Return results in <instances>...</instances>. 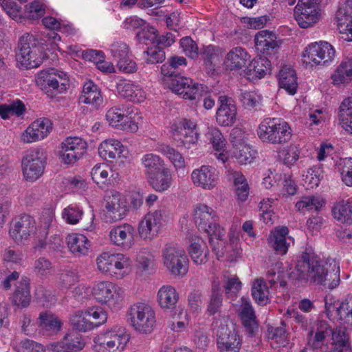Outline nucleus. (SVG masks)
Segmentation results:
<instances>
[{
    "label": "nucleus",
    "mask_w": 352,
    "mask_h": 352,
    "mask_svg": "<svg viewBox=\"0 0 352 352\" xmlns=\"http://www.w3.org/2000/svg\"><path fill=\"white\" fill-rule=\"evenodd\" d=\"M331 265L318 256L311 248H306L297 260L295 274L300 281H310L333 289L340 283V267L334 264L331 271Z\"/></svg>",
    "instance_id": "f257e3e1"
},
{
    "label": "nucleus",
    "mask_w": 352,
    "mask_h": 352,
    "mask_svg": "<svg viewBox=\"0 0 352 352\" xmlns=\"http://www.w3.org/2000/svg\"><path fill=\"white\" fill-rule=\"evenodd\" d=\"M257 134L263 142L283 144L290 140L292 131L289 124L283 119L267 118L259 124Z\"/></svg>",
    "instance_id": "f03ea898"
},
{
    "label": "nucleus",
    "mask_w": 352,
    "mask_h": 352,
    "mask_svg": "<svg viewBox=\"0 0 352 352\" xmlns=\"http://www.w3.org/2000/svg\"><path fill=\"white\" fill-rule=\"evenodd\" d=\"M130 340L126 328L113 326L101 332L94 339L96 352H122Z\"/></svg>",
    "instance_id": "7ed1b4c3"
},
{
    "label": "nucleus",
    "mask_w": 352,
    "mask_h": 352,
    "mask_svg": "<svg viewBox=\"0 0 352 352\" xmlns=\"http://www.w3.org/2000/svg\"><path fill=\"white\" fill-rule=\"evenodd\" d=\"M16 54L18 63L26 69L38 67L44 58V47L42 44L30 34L21 36Z\"/></svg>",
    "instance_id": "20e7f679"
},
{
    "label": "nucleus",
    "mask_w": 352,
    "mask_h": 352,
    "mask_svg": "<svg viewBox=\"0 0 352 352\" xmlns=\"http://www.w3.org/2000/svg\"><path fill=\"white\" fill-rule=\"evenodd\" d=\"M127 314L133 327L142 333H149L155 323V315L152 307L145 302H137L129 307Z\"/></svg>",
    "instance_id": "39448f33"
},
{
    "label": "nucleus",
    "mask_w": 352,
    "mask_h": 352,
    "mask_svg": "<svg viewBox=\"0 0 352 352\" xmlns=\"http://www.w3.org/2000/svg\"><path fill=\"white\" fill-rule=\"evenodd\" d=\"M36 82L38 86L50 97L66 91L69 87L67 75L63 72H57L52 69L49 71H41L37 76Z\"/></svg>",
    "instance_id": "423d86ee"
},
{
    "label": "nucleus",
    "mask_w": 352,
    "mask_h": 352,
    "mask_svg": "<svg viewBox=\"0 0 352 352\" xmlns=\"http://www.w3.org/2000/svg\"><path fill=\"white\" fill-rule=\"evenodd\" d=\"M94 298L111 309L120 307L123 301V289L110 281H100L96 283L91 289Z\"/></svg>",
    "instance_id": "0eeeda50"
},
{
    "label": "nucleus",
    "mask_w": 352,
    "mask_h": 352,
    "mask_svg": "<svg viewBox=\"0 0 352 352\" xmlns=\"http://www.w3.org/2000/svg\"><path fill=\"white\" fill-rule=\"evenodd\" d=\"M335 54L334 48L327 42L312 43L305 48L303 52V63L311 67L327 66L333 62Z\"/></svg>",
    "instance_id": "6e6552de"
},
{
    "label": "nucleus",
    "mask_w": 352,
    "mask_h": 352,
    "mask_svg": "<svg viewBox=\"0 0 352 352\" xmlns=\"http://www.w3.org/2000/svg\"><path fill=\"white\" fill-rule=\"evenodd\" d=\"M194 221L200 231L208 236L217 234L219 236L223 232V228L219 223V217L216 211L206 204H199L194 210Z\"/></svg>",
    "instance_id": "1a4fd4ad"
},
{
    "label": "nucleus",
    "mask_w": 352,
    "mask_h": 352,
    "mask_svg": "<svg viewBox=\"0 0 352 352\" xmlns=\"http://www.w3.org/2000/svg\"><path fill=\"white\" fill-rule=\"evenodd\" d=\"M162 261L166 268L174 276H184L188 270V259L183 249L166 245L162 250Z\"/></svg>",
    "instance_id": "9d476101"
},
{
    "label": "nucleus",
    "mask_w": 352,
    "mask_h": 352,
    "mask_svg": "<svg viewBox=\"0 0 352 352\" xmlns=\"http://www.w3.org/2000/svg\"><path fill=\"white\" fill-rule=\"evenodd\" d=\"M46 156L43 149L29 151L22 160L24 178L29 182L37 180L44 173Z\"/></svg>",
    "instance_id": "9b49d317"
},
{
    "label": "nucleus",
    "mask_w": 352,
    "mask_h": 352,
    "mask_svg": "<svg viewBox=\"0 0 352 352\" xmlns=\"http://www.w3.org/2000/svg\"><path fill=\"white\" fill-rule=\"evenodd\" d=\"M320 0H298L294 14L301 28L313 26L320 20Z\"/></svg>",
    "instance_id": "f8f14e48"
},
{
    "label": "nucleus",
    "mask_w": 352,
    "mask_h": 352,
    "mask_svg": "<svg viewBox=\"0 0 352 352\" xmlns=\"http://www.w3.org/2000/svg\"><path fill=\"white\" fill-rule=\"evenodd\" d=\"M87 150V143L79 137H68L60 144L59 156L66 164H74L82 157Z\"/></svg>",
    "instance_id": "ddd939ff"
},
{
    "label": "nucleus",
    "mask_w": 352,
    "mask_h": 352,
    "mask_svg": "<svg viewBox=\"0 0 352 352\" xmlns=\"http://www.w3.org/2000/svg\"><path fill=\"white\" fill-rule=\"evenodd\" d=\"M131 109L126 104L112 107L107 111L106 119L110 125L116 129L136 132L138 130V124L129 117L133 112Z\"/></svg>",
    "instance_id": "4468645a"
},
{
    "label": "nucleus",
    "mask_w": 352,
    "mask_h": 352,
    "mask_svg": "<svg viewBox=\"0 0 352 352\" xmlns=\"http://www.w3.org/2000/svg\"><path fill=\"white\" fill-rule=\"evenodd\" d=\"M174 140L178 146L190 148L199 138L197 124L192 120L183 118L171 126Z\"/></svg>",
    "instance_id": "2eb2a0df"
},
{
    "label": "nucleus",
    "mask_w": 352,
    "mask_h": 352,
    "mask_svg": "<svg viewBox=\"0 0 352 352\" xmlns=\"http://www.w3.org/2000/svg\"><path fill=\"white\" fill-rule=\"evenodd\" d=\"M126 199L118 192L109 191L105 196L104 219L113 223L124 218L127 212Z\"/></svg>",
    "instance_id": "dca6fc26"
},
{
    "label": "nucleus",
    "mask_w": 352,
    "mask_h": 352,
    "mask_svg": "<svg viewBox=\"0 0 352 352\" xmlns=\"http://www.w3.org/2000/svg\"><path fill=\"white\" fill-rule=\"evenodd\" d=\"M330 332L331 326L327 321L318 320L316 327L307 334V346L312 352H329L326 338L330 336Z\"/></svg>",
    "instance_id": "f3484780"
},
{
    "label": "nucleus",
    "mask_w": 352,
    "mask_h": 352,
    "mask_svg": "<svg viewBox=\"0 0 352 352\" xmlns=\"http://www.w3.org/2000/svg\"><path fill=\"white\" fill-rule=\"evenodd\" d=\"M135 227L127 223L113 226L109 232L111 243L125 250L131 249L135 244Z\"/></svg>",
    "instance_id": "a211bd4d"
},
{
    "label": "nucleus",
    "mask_w": 352,
    "mask_h": 352,
    "mask_svg": "<svg viewBox=\"0 0 352 352\" xmlns=\"http://www.w3.org/2000/svg\"><path fill=\"white\" fill-rule=\"evenodd\" d=\"M35 229L36 223L33 217L23 214L12 221L9 233L14 241L19 244L28 239Z\"/></svg>",
    "instance_id": "6ab92c4d"
},
{
    "label": "nucleus",
    "mask_w": 352,
    "mask_h": 352,
    "mask_svg": "<svg viewBox=\"0 0 352 352\" xmlns=\"http://www.w3.org/2000/svg\"><path fill=\"white\" fill-rule=\"evenodd\" d=\"M164 214V210H157L145 215L138 226L139 234L142 239L151 240L157 235L162 226Z\"/></svg>",
    "instance_id": "aec40b11"
},
{
    "label": "nucleus",
    "mask_w": 352,
    "mask_h": 352,
    "mask_svg": "<svg viewBox=\"0 0 352 352\" xmlns=\"http://www.w3.org/2000/svg\"><path fill=\"white\" fill-rule=\"evenodd\" d=\"M217 336V347L221 352H239L241 340L234 329H230L227 325H221Z\"/></svg>",
    "instance_id": "412c9836"
},
{
    "label": "nucleus",
    "mask_w": 352,
    "mask_h": 352,
    "mask_svg": "<svg viewBox=\"0 0 352 352\" xmlns=\"http://www.w3.org/2000/svg\"><path fill=\"white\" fill-rule=\"evenodd\" d=\"M191 179L197 187L210 190L218 183L219 172L212 166L203 165L192 172Z\"/></svg>",
    "instance_id": "4be33fe9"
},
{
    "label": "nucleus",
    "mask_w": 352,
    "mask_h": 352,
    "mask_svg": "<svg viewBox=\"0 0 352 352\" xmlns=\"http://www.w3.org/2000/svg\"><path fill=\"white\" fill-rule=\"evenodd\" d=\"M52 129L51 120L42 118L34 121L21 135V140L25 143H32L46 138Z\"/></svg>",
    "instance_id": "5701e85b"
},
{
    "label": "nucleus",
    "mask_w": 352,
    "mask_h": 352,
    "mask_svg": "<svg viewBox=\"0 0 352 352\" xmlns=\"http://www.w3.org/2000/svg\"><path fill=\"white\" fill-rule=\"evenodd\" d=\"M220 104L216 113L217 122L223 126H229L234 124L236 120V107L234 100L227 96L219 98Z\"/></svg>",
    "instance_id": "b1692460"
},
{
    "label": "nucleus",
    "mask_w": 352,
    "mask_h": 352,
    "mask_svg": "<svg viewBox=\"0 0 352 352\" xmlns=\"http://www.w3.org/2000/svg\"><path fill=\"white\" fill-rule=\"evenodd\" d=\"M254 41L256 50L269 57L273 58L280 48V43L277 40L276 34L268 30L258 32Z\"/></svg>",
    "instance_id": "393cba45"
},
{
    "label": "nucleus",
    "mask_w": 352,
    "mask_h": 352,
    "mask_svg": "<svg viewBox=\"0 0 352 352\" xmlns=\"http://www.w3.org/2000/svg\"><path fill=\"white\" fill-rule=\"evenodd\" d=\"M254 41L256 50L269 57L273 58L280 48V43L277 40L276 34L268 30L258 32Z\"/></svg>",
    "instance_id": "a878e982"
},
{
    "label": "nucleus",
    "mask_w": 352,
    "mask_h": 352,
    "mask_svg": "<svg viewBox=\"0 0 352 352\" xmlns=\"http://www.w3.org/2000/svg\"><path fill=\"white\" fill-rule=\"evenodd\" d=\"M289 229L286 226H278L272 230L267 239L270 247L280 255H285L292 241V237L288 236Z\"/></svg>",
    "instance_id": "bb28decb"
},
{
    "label": "nucleus",
    "mask_w": 352,
    "mask_h": 352,
    "mask_svg": "<svg viewBox=\"0 0 352 352\" xmlns=\"http://www.w3.org/2000/svg\"><path fill=\"white\" fill-rule=\"evenodd\" d=\"M239 315L246 333L251 337L256 336L258 331V322L250 302L245 298H242Z\"/></svg>",
    "instance_id": "cd10ccee"
},
{
    "label": "nucleus",
    "mask_w": 352,
    "mask_h": 352,
    "mask_svg": "<svg viewBox=\"0 0 352 352\" xmlns=\"http://www.w3.org/2000/svg\"><path fill=\"white\" fill-rule=\"evenodd\" d=\"M336 19L340 32L347 35L345 39L352 41V0H347L340 6Z\"/></svg>",
    "instance_id": "c85d7f7f"
},
{
    "label": "nucleus",
    "mask_w": 352,
    "mask_h": 352,
    "mask_svg": "<svg viewBox=\"0 0 352 352\" xmlns=\"http://www.w3.org/2000/svg\"><path fill=\"white\" fill-rule=\"evenodd\" d=\"M250 56L242 47L231 49L226 55L223 64L227 70L238 71L245 67L250 61Z\"/></svg>",
    "instance_id": "c756f323"
},
{
    "label": "nucleus",
    "mask_w": 352,
    "mask_h": 352,
    "mask_svg": "<svg viewBox=\"0 0 352 352\" xmlns=\"http://www.w3.org/2000/svg\"><path fill=\"white\" fill-rule=\"evenodd\" d=\"M199 55L204 61L206 72L213 74L221 63L222 58L221 48L213 45L203 46L200 50Z\"/></svg>",
    "instance_id": "7c9ffc66"
},
{
    "label": "nucleus",
    "mask_w": 352,
    "mask_h": 352,
    "mask_svg": "<svg viewBox=\"0 0 352 352\" xmlns=\"http://www.w3.org/2000/svg\"><path fill=\"white\" fill-rule=\"evenodd\" d=\"M85 346L82 336L75 332H69L63 339L52 345L53 352H78Z\"/></svg>",
    "instance_id": "2f4dec72"
},
{
    "label": "nucleus",
    "mask_w": 352,
    "mask_h": 352,
    "mask_svg": "<svg viewBox=\"0 0 352 352\" xmlns=\"http://www.w3.org/2000/svg\"><path fill=\"white\" fill-rule=\"evenodd\" d=\"M117 89L120 96L135 102H142L146 98L142 88L130 80H121L117 85Z\"/></svg>",
    "instance_id": "473e14b6"
},
{
    "label": "nucleus",
    "mask_w": 352,
    "mask_h": 352,
    "mask_svg": "<svg viewBox=\"0 0 352 352\" xmlns=\"http://www.w3.org/2000/svg\"><path fill=\"white\" fill-rule=\"evenodd\" d=\"M124 151V146L115 139L106 140L98 147L99 155L109 162H113L117 157L123 156Z\"/></svg>",
    "instance_id": "72a5a7b5"
},
{
    "label": "nucleus",
    "mask_w": 352,
    "mask_h": 352,
    "mask_svg": "<svg viewBox=\"0 0 352 352\" xmlns=\"http://www.w3.org/2000/svg\"><path fill=\"white\" fill-rule=\"evenodd\" d=\"M38 327L50 335L58 333L63 326V322L56 315L50 311L40 313L38 318Z\"/></svg>",
    "instance_id": "f704fd0d"
},
{
    "label": "nucleus",
    "mask_w": 352,
    "mask_h": 352,
    "mask_svg": "<svg viewBox=\"0 0 352 352\" xmlns=\"http://www.w3.org/2000/svg\"><path fill=\"white\" fill-rule=\"evenodd\" d=\"M109 275L118 279L124 278L130 270V258L121 253H112Z\"/></svg>",
    "instance_id": "c9c22d12"
},
{
    "label": "nucleus",
    "mask_w": 352,
    "mask_h": 352,
    "mask_svg": "<svg viewBox=\"0 0 352 352\" xmlns=\"http://www.w3.org/2000/svg\"><path fill=\"white\" fill-rule=\"evenodd\" d=\"M226 173L228 179L234 182L238 200L245 201L248 197L250 188L244 175L231 168L228 169Z\"/></svg>",
    "instance_id": "e433bc0d"
},
{
    "label": "nucleus",
    "mask_w": 352,
    "mask_h": 352,
    "mask_svg": "<svg viewBox=\"0 0 352 352\" xmlns=\"http://www.w3.org/2000/svg\"><path fill=\"white\" fill-rule=\"evenodd\" d=\"M66 243L69 250L76 256L86 255L90 247L88 239L83 234L76 233L69 234Z\"/></svg>",
    "instance_id": "4c0bfd02"
},
{
    "label": "nucleus",
    "mask_w": 352,
    "mask_h": 352,
    "mask_svg": "<svg viewBox=\"0 0 352 352\" xmlns=\"http://www.w3.org/2000/svg\"><path fill=\"white\" fill-rule=\"evenodd\" d=\"M147 179L154 190L161 192L168 190L173 182L172 173L166 167L154 174V175L149 176Z\"/></svg>",
    "instance_id": "58836bf2"
},
{
    "label": "nucleus",
    "mask_w": 352,
    "mask_h": 352,
    "mask_svg": "<svg viewBox=\"0 0 352 352\" xmlns=\"http://www.w3.org/2000/svg\"><path fill=\"white\" fill-rule=\"evenodd\" d=\"M188 253L192 261L197 265L204 264L208 260V248L204 241L198 236H192L190 239Z\"/></svg>",
    "instance_id": "ea45409f"
},
{
    "label": "nucleus",
    "mask_w": 352,
    "mask_h": 352,
    "mask_svg": "<svg viewBox=\"0 0 352 352\" xmlns=\"http://www.w3.org/2000/svg\"><path fill=\"white\" fill-rule=\"evenodd\" d=\"M10 299L12 303L18 307H26L30 305V288L29 280L26 277H22Z\"/></svg>",
    "instance_id": "a19ab883"
},
{
    "label": "nucleus",
    "mask_w": 352,
    "mask_h": 352,
    "mask_svg": "<svg viewBox=\"0 0 352 352\" xmlns=\"http://www.w3.org/2000/svg\"><path fill=\"white\" fill-rule=\"evenodd\" d=\"M280 87L285 89L290 95H294L298 89L297 76L294 69L288 67H283L278 74Z\"/></svg>",
    "instance_id": "79ce46f5"
},
{
    "label": "nucleus",
    "mask_w": 352,
    "mask_h": 352,
    "mask_svg": "<svg viewBox=\"0 0 352 352\" xmlns=\"http://www.w3.org/2000/svg\"><path fill=\"white\" fill-rule=\"evenodd\" d=\"M35 250H45L49 253L60 255L63 252V241L59 235L54 234L50 238L38 239L34 243Z\"/></svg>",
    "instance_id": "37998d69"
},
{
    "label": "nucleus",
    "mask_w": 352,
    "mask_h": 352,
    "mask_svg": "<svg viewBox=\"0 0 352 352\" xmlns=\"http://www.w3.org/2000/svg\"><path fill=\"white\" fill-rule=\"evenodd\" d=\"M79 100L82 103L92 104L95 107H98L102 102L100 90L91 81L85 83Z\"/></svg>",
    "instance_id": "c03bdc74"
},
{
    "label": "nucleus",
    "mask_w": 352,
    "mask_h": 352,
    "mask_svg": "<svg viewBox=\"0 0 352 352\" xmlns=\"http://www.w3.org/2000/svg\"><path fill=\"white\" fill-rule=\"evenodd\" d=\"M331 212L333 218L341 223H352V202L349 200L341 199L335 202Z\"/></svg>",
    "instance_id": "a18cd8bd"
},
{
    "label": "nucleus",
    "mask_w": 352,
    "mask_h": 352,
    "mask_svg": "<svg viewBox=\"0 0 352 352\" xmlns=\"http://www.w3.org/2000/svg\"><path fill=\"white\" fill-rule=\"evenodd\" d=\"M208 140L216 151L214 155L223 163L227 160V155L225 151L226 140L222 133L217 128H211L208 133Z\"/></svg>",
    "instance_id": "49530a36"
},
{
    "label": "nucleus",
    "mask_w": 352,
    "mask_h": 352,
    "mask_svg": "<svg viewBox=\"0 0 352 352\" xmlns=\"http://www.w3.org/2000/svg\"><path fill=\"white\" fill-rule=\"evenodd\" d=\"M334 85L349 83L352 80V57L344 59L331 76Z\"/></svg>",
    "instance_id": "de8ad7c7"
},
{
    "label": "nucleus",
    "mask_w": 352,
    "mask_h": 352,
    "mask_svg": "<svg viewBox=\"0 0 352 352\" xmlns=\"http://www.w3.org/2000/svg\"><path fill=\"white\" fill-rule=\"evenodd\" d=\"M158 302L164 309H173L179 300V294L171 285H164L157 293Z\"/></svg>",
    "instance_id": "09e8293b"
},
{
    "label": "nucleus",
    "mask_w": 352,
    "mask_h": 352,
    "mask_svg": "<svg viewBox=\"0 0 352 352\" xmlns=\"http://www.w3.org/2000/svg\"><path fill=\"white\" fill-rule=\"evenodd\" d=\"M69 322L74 329L81 332L89 331L96 328V324L89 319L85 309L75 311L71 316Z\"/></svg>",
    "instance_id": "8fccbe9b"
},
{
    "label": "nucleus",
    "mask_w": 352,
    "mask_h": 352,
    "mask_svg": "<svg viewBox=\"0 0 352 352\" xmlns=\"http://www.w3.org/2000/svg\"><path fill=\"white\" fill-rule=\"evenodd\" d=\"M141 164L144 168V173L146 177L157 173L165 167L164 160L157 155L154 153H146L141 158Z\"/></svg>",
    "instance_id": "3c124183"
},
{
    "label": "nucleus",
    "mask_w": 352,
    "mask_h": 352,
    "mask_svg": "<svg viewBox=\"0 0 352 352\" xmlns=\"http://www.w3.org/2000/svg\"><path fill=\"white\" fill-rule=\"evenodd\" d=\"M339 109L340 124L346 132L352 135V97L344 99Z\"/></svg>",
    "instance_id": "603ef678"
},
{
    "label": "nucleus",
    "mask_w": 352,
    "mask_h": 352,
    "mask_svg": "<svg viewBox=\"0 0 352 352\" xmlns=\"http://www.w3.org/2000/svg\"><path fill=\"white\" fill-rule=\"evenodd\" d=\"M252 296L259 305H265L269 302L270 291L266 281L263 278H256L252 285Z\"/></svg>",
    "instance_id": "864d4df0"
},
{
    "label": "nucleus",
    "mask_w": 352,
    "mask_h": 352,
    "mask_svg": "<svg viewBox=\"0 0 352 352\" xmlns=\"http://www.w3.org/2000/svg\"><path fill=\"white\" fill-rule=\"evenodd\" d=\"M324 204L323 199L318 196H304L296 202L295 207L298 211L304 213L312 210L318 211Z\"/></svg>",
    "instance_id": "5fc2aeb1"
},
{
    "label": "nucleus",
    "mask_w": 352,
    "mask_h": 352,
    "mask_svg": "<svg viewBox=\"0 0 352 352\" xmlns=\"http://www.w3.org/2000/svg\"><path fill=\"white\" fill-rule=\"evenodd\" d=\"M232 153L239 163L244 164L251 163L257 155V151L248 144L232 148Z\"/></svg>",
    "instance_id": "6e6d98bb"
},
{
    "label": "nucleus",
    "mask_w": 352,
    "mask_h": 352,
    "mask_svg": "<svg viewBox=\"0 0 352 352\" xmlns=\"http://www.w3.org/2000/svg\"><path fill=\"white\" fill-rule=\"evenodd\" d=\"M25 110V105L19 100L10 104H0V117L6 120L12 116H19L24 113Z\"/></svg>",
    "instance_id": "4d7b16f0"
},
{
    "label": "nucleus",
    "mask_w": 352,
    "mask_h": 352,
    "mask_svg": "<svg viewBox=\"0 0 352 352\" xmlns=\"http://www.w3.org/2000/svg\"><path fill=\"white\" fill-rule=\"evenodd\" d=\"M207 92V87L196 82L192 79V83H188V85L185 86L184 91L180 94V96L184 99L192 100L203 96Z\"/></svg>",
    "instance_id": "13d9d810"
},
{
    "label": "nucleus",
    "mask_w": 352,
    "mask_h": 352,
    "mask_svg": "<svg viewBox=\"0 0 352 352\" xmlns=\"http://www.w3.org/2000/svg\"><path fill=\"white\" fill-rule=\"evenodd\" d=\"M112 170L106 164H99L94 166L91 171V178L97 184L104 185L110 182L109 177Z\"/></svg>",
    "instance_id": "bf43d9fd"
},
{
    "label": "nucleus",
    "mask_w": 352,
    "mask_h": 352,
    "mask_svg": "<svg viewBox=\"0 0 352 352\" xmlns=\"http://www.w3.org/2000/svg\"><path fill=\"white\" fill-rule=\"evenodd\" d=\"M160 151L166 155L176 169L185 167V160L182 154L169 145H162Z\"/></svg>",
    "instance_id": "052dcab7"
},
{
    "label": "nucleus",
    "mask_w": 352,
    "mask_h": 352,
    "mask_svg": "<svg viewBox=\"0 0 352 352\" xmlns=\"http://www.w3.org/2000/svg\"><path fill=\"white\" fill-rule=\"evenodd\" d=\"M16 352H45V347L32 340L25 338L13 347Z\"/></svg>",
    "instance_id": "680f3d73"
},
{
    "label": "nucleus",
    "mask_w": 352,
    "mask_h": 352,
    "mask_svg": "<svg viewBox=\"0 0 352 352\" xmlns=\"http://www.w3.org/2000/svg\"><path fill=\"white\" fill-rule=\"evenodd\" d=\"M82 214V209L80 206L73 204L64 208L62 212L63 219L67 223L72 225L78 223Z\"/></svg>",
    "instance_id": "e2e57ef3"
},
{
    "label": "nucleus",
    "mask_w": 352,
    "mask_h": 352,
    "mask_svg": "<svg viewBox=\"0 0 352 352\" xmlns=\"http://www.w3.org/2000/svg\"><path fill=\"white\" fill-rule=\"evenodd\" d=\"M225 233L226 232L223 230V234L219 236L217 234L209 236L210 243L212 248V251L214 252L218 259L223 257L227 251V242L223 238Z\"/></svg>",
    "instance_id": "0e129e2a"
},
{
    "label": "nucleus",
    "mask_w": 352,
    "mask_h": 352,
    "mask_svg": "<svg viewBox=\"0 0 352 352\" xmlns=\"http://www.w3.org/2000/svg\"><path fill=\"white\" fill-rule=\"evenodd\" d=\"M300 151L296 146L290 145L281 149L278 153L279 157L287 166L293 165L299 157Z\"/></svg>",
    "instance_id": "69168bd1"
},
{
    "label": "nucleus",
    "mask_w": 352,
    "mask_h": 352,
    "mask_svg": "<svg viewBox=\"0 0 352 352\" xmlns=\"http://www.w3.org/2000/svg\"><path fill=\"white\" fill-rule=\"evenodd\" d=\"M144 53L147 56L145 61L148 64L162 63L166 58L164 49L158 45L148 47Z\"/></svg>",
    "instance_id": "338daca9"
},
{
    "label": "nucleus",
    "mask_w": 352,
    "mask_h": 352,
    "mask_svg": "<svg viewBox=\"0 0 352 352\" xmlns=\"http://www.w3.org/2000/svg\"><path fill=\"white\" fill-rule=\"evenodd\" d=\"M342 182L348 186H352V158H346L338 165Z\"/></svg>",
    "instance_id": "774afa93"
}]
</instances>
